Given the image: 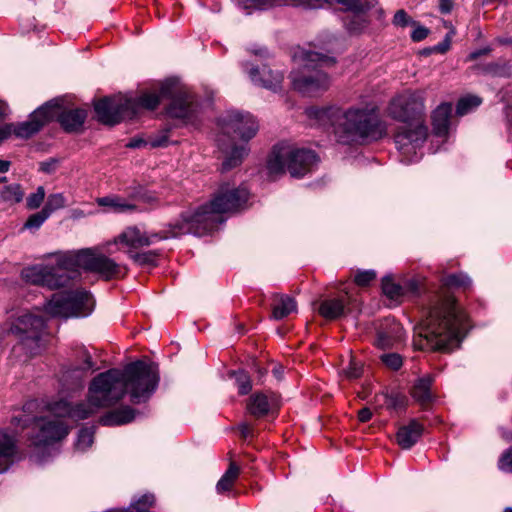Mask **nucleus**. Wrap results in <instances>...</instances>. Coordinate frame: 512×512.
Returning <instances> with one entry per match:
<instances>
[{
    "label": "nucleus",
    "mask_w": 512,
    "mask_h": 512,
    "mask_svg": "<svg viewBox=\"0 0 512 512\" xmlns=\"http://www.w3.org/2000/svg\"><path fill=\"white\" fill-rule=\"evenodd\" d=\"M160 380L158 365L137 360L127 364L123 370L110 369L97 375L90 383L88 401L75 405L65 399L51 404V411L59 417L84 420L100 408L118 403L129 393L132 403L146 402L158 387Z\"/></svg>",
    "instance_id": "1"
},
{
    "label": "nucleus",
    "mask_w": 512,
    "mask_h": 512,
    "mask_svg": "<svg viewBox=\"0 0 512 512\" xmlns=\"http://www.w3.org/2000/svg\"><path fill=\"white\" fill-rule=\"evenodd\" d=\"M471 279L465 273L443 275L440 278V292L434 296L426 316L419 326L414 346L419 350L451 351L459 345L462 317L455 299L448 293L456 288L467 289Z\"/></svg>",
    "instance_id": "2"
},
{
    "label": "nucleus",
    "mask_w": 512,
    "mask_h": 512,
    "mask_svg": "<svg viewBox=\"0 0 512 512\" xmlns=\"http://www.w3.org/2000/svg\"><path fill=\"white\" fill-rule=\"evenodd\" d=\"M163 99H171L167 113L174 118L191 119L198 108L191 92L180 87L177 81L167 80L158 93H145L137 99L104 97L94 104V110L101 123L113 126L126 118L132 119L140 108L154 110Z\"/></svg>",
    "instance_id": "3"
},
{
    "label": "nucleus",
    "mask_w": 512,
    "mask_h": 512,
    "mask_svg": "<svg viewBox=\"0 0 512 512\" xmlns=\"http://www.w3.org/2000/svg\"><path fill=\"white\" fill-rule=\"evenodd\" d=\"M80 269L99 274L105 280L118 277L121 265L92 248L59 254L55 265H34L22 271L29 283L59 289L80 276Z\"/></svg>",
    "instance_id": "4"
},
{
    "label": "nucleus",
    "mask_w": 512,
    "mask_h": 512,
    "mask_svg": "<svg viewBox=\"0 0 512 512\" xmlns=\"http://www.w3.org/2000/svg\"><path fill=\"white\" fill-rule=\"evenodd\" d=\"M424 102L425 92L422 90H407L390 101L389 116L404 124L397 129L394 141L397 149L405 156L415 154L428 136Z\"/></svg>",
    "instance_id": "5"
},
{
    "label": "nucleus",
    "mask_w": 512,
    "mask_h": 512,
    "mask_svg": "<svg viewBox=\"0 0 512 512\" xmlns=\"http://www.w3.org/2000/svg\"><path fill=\"white\" fill-rule=\"evenodd\" d=\"M319 119H327L337 138L342 144L358 141H376L386 135V124L380 119L375 108L328 107L317 112Z\"/></svg>",
    "instance_id": "6"
},
{
    "label": "nucleus",
    "mask_w": 512,
    "mask_h": 512,
    "mask_svg": "<svg viewBox=\"0 0 512 512\" xmlns=\"http://www.w3.org/2000/svg\"><path fill=\"white\" fill-rule=\"evenodd\" d=\"M249 192L245 187L230 188L228 184L220 186L210 203L191 211L196 228L202 230L203 235L211 232L223 222L221 214L236 212L248 201Z\"/></svg>",
    "instance_id": "7"
},
{
    "label": "nucleus",
    "mask_w": 512,
    "mask_h": 512,
    "mask_svg": "<svg viewBox=\"0 0 512 512\" xmlns=\"http://www.w3.org/2000/svg\"><path fill=\"white\" fill-rule=\"evenodd\" d=\"M316 153L310 149H293L286 145H275L267 160V170L271 179L285 173L292 177H303L317 163Z\"/></svg>",
    "instance_id": "8"
},
{
    "label": "nucleus",
    "mask_w": 512,
    "mask_h": 512,
    "mask_svg": "<svg viewBox=\"0 0 512 512\" xmlns=\"http://www.w3.org/2000/svg\"><path fill=\"white\" fill-rule=\"evenodd\" d=\"M335 60L332 57L309 51L305 53L303 70L291 72L290 79L293 88L305 95H315L325 91L330 85L328 75L318 67L332 66Z\"/></svg>",
    "instance_id": "9"
},
{
    "label": "nucleus",
    "mask_w": 512,
    "mask_h": 512,
    "mask_svg": "<svg viewBox=\"0 0 512 512\" xmlns=\"http://www.w3.org/2000/svg\"><path fill=\"white\" fill-rule=\"evenodd\" d=\"M92 308V296L85 290L54 294L45 306L46 312L51 316L64 318L87 316Z\"/></svg>",
    "instance_id": "10"
},
{
    "label": "nucleus",
    "mask_w": 512,
    "mask_h": 512,
    "mask_svg": "<svg viewBox=\"0 0 512 512\" xmlns=\"http://www.w3.org/2000/svg\"><path fill=\"white\" fill-rule=\"evenodd\" d=\"M222 134L218 138V146L224 149L225 137L232 140L236 137L248 141L253 138L258 131V124L254 117L247 112L228 111L219 118Z\"/></svg>",
    "instance_id": "11"
},
{
    "label": "nucleus",
    "mask_w": 512,
    "mask_h": 512,
    "mask_svg": "<svg viewBox=\"0 0 512 512\" xmlns=\"http://www.w3.org/2000/svg\"><path fill=\"white\" fill-rule=\"evenodd\" d=\"M96 370H98V366L92 360L88 350L80 347L75 351V363L62 373L61 385L67 390L80 389L87 376Z\"/></svg>",
    "instance_id": "12"
},
{
    "label": "nucleus",
    "mask_w": 512,
    "mask_h": 512,
    "mask_svg": "<svg viewBox=\"0 0 512 512\" xmlns=\"http://www.w3.org/2000/svg\"><path fill=\"white\" fill-rule=\"evenodd\" d=\"M45 319L43 316L26 313L17 318L11 327V332L16 334L25 345H29V342L34 343L31 348L41 346L42 336L45 329Z\"/></svg>",
    "instance_id": "13"
},
{
    "label": "nucleus",
    "mask_w": 512,
    "mask_h": 512,
    "mask_svg": "<svg viewBox=\"0 0 512 512\" xmlns=\"http://www.w3.org/2000/svg\"><path fill=\"white\" fill-rule=\"evenodd\" d=\"M35 428L37 431L31 436V444L38 448L60 441L69 433L68 426L60 419H38Z\"/></svg>",
    "instance_id": "14"
},
{
    "label": "nucleus",
    "mask_w": 512,
    "mask_h": 512,
    "mask_svg": "<svg viewBox=\"0 0 512 512\" xmlns=\"http://www.w3.org/2000/svg\"><path fill=\"white\" fill-rule=\"evenodd\" d=\"M51 103L47 102L35 110L30 115L29 120L16 125L13 124L12 134L19 138L28 139L39 132L47 122L54 119L55 106H52Z\"/></svg>",
    "instance_id": "15"
},
{
    "label": "nucleus",
    "mask_w": 512,
    "mask_h": 512,
    "mask_svg": "<svg viewBox=\"0 0 512 512\" xmlns=\"http://www.w3.org/2000/svg\"><path fill=\"white\" fill-rule=\"evenodd\" d=\"M319 315L327 320H335L354 311H360V304L356 298L348 293L339 298H328L319 301L316 308Z\"/></svg>",
    "instance_id": "16"
},
{
    "label": "nucleus",
    "mask_w": 512,
    "mask_h": 512,
    "mask_svg": "<svg viewBox=\"0 0 512 512\" xmlns=\"http://www.w3.org/2000/svg\"><path fill=\"white\" fill-rule=\"evenodd\" d=\"M184 234H193L196 236H203V229H197L195 222H193L192 216L190 215V210L184 211L180 214V219L173 223H169L167 225V229L151 233L148 235V238H151V244L169 239L175 238Z\"/></svg>",
    "instance_id": "17"
},
{
    "label": "nucleus",
    "mask_w": 512,
    "mask_h": 512,
    "mask_svg": "<svg viewBox=\"0 0 512 512\" xmlns=\"http://www.w3.org/2000/svg\"><path fill=\"white\" fill-rule=\"evenodd\" d=\"M52 106H55L54 118L60 123L61 127L69 133L79 132L87 118V111L85 109H63L60 111L58 100L51 101Z\"/></svg>",
    "instance_id": "18"
},
{
    "label": "nucleus",
    "mask_w": 512,
    "mask_h": 512,
    "mask_svg": "<svg viewBox=\"0 0 512 512\" xmlns=\"http://www.w3.org/2000/svg\"><path fill=\"white\" fill-rule=\"evenodd\" d=\"M22 459L14 436L0 430V474Z\"/></svg>",
    "instance_id": "19"
},
{
    "label": "nucleus",
    "mask_w": 512,
    "mask_h": 512,
    "mask_svg": "<svg viewBox=\"0 0 512 512\" xmlns=\"http://www.w3.org/2000/svg\"><path fill=\"white\" fill-rule=\"evenodd\" d=\"M249 76L254 84L273 91L280 88L284 78L281 72L273 71L265 65L262 68H251L249 70Z\"/></svg>",
    "instance_id": "20"
},
{
    "label": "nucleus",
    "mask_w": 512,
    "mask_h": 512,
    "mask_svg": "<svg viewBox=\"0 0 512 512\" xmlns=\"http://www.w3.org/2000/svg\"><path fill=\"white\" fill-rule=\"evenodd\" d=\"M276 403H278V400L275 394L256 392L249 397L247 410L252 416L261 418L266 416Z\"/></svg>",
    "instance_id": "21"
},
{
    "label": "nucleus",
    "mask_w": 512,
    "mask_h": 512,
    "mask_svg": "<svg viewBox=\"0 0 512 512\" xmlns=\"http://www.w3.org/2000/svg\"><path fill=\"white\" fill-rule=\"evenodd\" d=\"M433 382L434 377L428 374L418 378L411 389L412 398L424 409L428 408L435 399L432 392Z\"/></svg>",
    "instance_id": "22"
},
{
    "label": "nucleus",
    "mask_w": 512,
    "mask_h": 512,
    "mask_svg": "<svg viewBox=\"0 0 512 512\" xmlns=\"http://www.w3.org/2000/svg\"><path fill=\"white\" fill-rule=\"evenodd\" d=\"M423 425L417 420H411L407 425L401 426L396 433V441L402 449L412 448L421 438Z\"/></svg>",
    "instance_id": "23"
},
{
    "label": "nucleus",
    "mask_w": 512,
    "mask_h": 512,
    "mask_svg": "<svg viewBox=\"0 0 512 512\" xmlns=\"http://www.w3.org/2000/svg\"><path fill=\"white\" fill-rule=\"evenodd\" d=\"M116 243H121L129 247L128 250H134L151 245V238H148V234L142 232L137 226L127 227L118 237L115 239Z\"/></svg>",
    "instance_id": "24"
},
{
    "label": "nucleus",
    "mask_w": 512,
    "mask_h": 512,
    "mask_svg": "<svg viewBox=\"0 0 512 512\" xmlns=\"http://www.w3.org/2000/svg\"><path fill=\"white\" fill-rule=\"evenodd\" d=\"M452 113L451 103H441L432 113L433 133L437 136H446L450 127Z\"/></svg>",
    "instance_id": "25"
},
{
    "label": "nucleus",
    "mask_w": 512,
    "mask_h": 512,
    "mask_svg": "<svg viewBox=\"0 0 512 512\" xmlns=\"http://www.w3.org/2000/svg\"><path fill=\"white\" fill-rule=\"evenodd\" d=\"M136 410L130 406H123L111 410L100 417L99 422L104 426L124 425L135 419Z\"/></svg>",
    "instance_id": "26"
},
{
    "label": "nucleus",
    "mask_w": 512,
    "mask_h": 512,
    "mask_svg": "<svg viewBox=\"0 0 512 512\" xmlns=\"http://www.w3.org/2000/svg\"><path fill=\"white\" fill-rule=\"evenodd\" d=\"M272 306V318L281 320L297 310V304L293 297L285 294H274Z\"/></svg>",
    "instance_id": "27"
},
{
    "label": "nucleus",
    "mask_w": 512,
    "mask_h": 512,
    "mask_svg": "<svg viewBox=\"0 0 512 512\" xmlns=\"http://www.w3.org/2000/svg\"><path fill=\"white\" fill-rule=\"evenodd\" d=\"M484 75L491 77L509 78L512 76V63L505 59H498L494 62L479 64L474 67Z\"/></svg>",
    "instance_id": "28"
},
{
    "label": "nucleus",
    "mask_w": 512,
    "mask_h": 512,
    "mask_svg": "<svg viewBox=\"0 0 512 512\" xmlns=\"http://www.w3.org/2000/svg\"><path fill=\"white\" fill-rule=\"evenodd\" d=\"M97 204L102 207H108L115 213L134 212L137 210L135 204L127 202L120 196H105L97 199Z\"/></svg>",
    "instance_id": "29"
},
{
    "label": "nucleus",
    "mask_w": 512,
    "mask_h": 512,
    "mask_svg": "<svg viewBox=\"0 0 512 512\" xmlns=\"http://www.w3.org/2000/svg\"><path fill=\"white\" fill-rule=\"evenodd\" d=\"M239 475L240 467L231 460L228 469L216 484V491L219 494L230 491Z\"/></svg>",
    "instance_id": "30"
},
{
    "label": "nucleus",
    "mask_w": 512,
    "mask_h": 512,
    "mask_svg": "<svg viewBox=\"0 0 512 512\" xmlns=\"http://www.w3.org/2000/svg\"><path fill=\"white\" fill-rule=\"evenodd\" d=\"M247 154L248 148L246 145L233 146L231 153L225 158V160L222 163L221 171L227 172L239 166Z\"/></svg>",
    "instance_id": "31"
},
{
    "label": "nucleus",
    "mask_w": 512,
    "mask_h": 512,
    "mask_svg": "<svg viewBox=\"0 0 512 512\" xmlns=\"http://www.w3.org/2000/svg\"><path fill=\"white\" fill-rule=\"evenodd\" d=\"M24 198V191L20 184L14 183L2 188L0 199L6 203H20Z\"/></svg>",
    "instance_id": "32"
},
{
    "label": "nucleus",
    "mask_w": 512,
    "mask_h": 512,
    "mask_svg": "<svg viewBox=\"0 0 512 512\" xmlns=\"http://www.w3.org/2000/svg\"><path fill=\"white\" fill-rule=\"evenodd\" d=\"M127 254L139 266H155L158 257L157 251L137 252L128 250Z\"/></svg>",
    "instance_id": "33"
},
{
    "label": "nucleus",
    "mask_w": 512,
    "mask_h": 512,
    "mask_svg": "<svg viewBox=\"0 0 512 512\" xmlns=\"http://www.w3.org/2000/svg\"><path fill=\"white\" fill-rule=\"evenodd\" d=\"M95 427H85L79 430L75 447L79 451H86L94 442Z\"/></svg>",
    "instance_id": "34"
},
{
    "label": "nucleus",
    "mask_w": 512,
    "mask_h": 512,
    "mask_svg": "<svg viewBox=\"0 0 512 512\" xmlns=\"http://www.w3.org/2000/svg\"><path fill=\"white\" fill-rule=\"evenodd\" d=\"M482 100L481 98L477 96H466L457 102L456 105V113L459 116H463L468 114L473 109L477 108L481 104Z\"/></svg>",
    "instance_id": "35"
},
{
    "label": "nucleus",
    "mask_w": 512,
    "mask_h": 512,
    "mask_svg": "<svg viewBox=\"0 0 512 512\" xmlns=\"http://www.w3.org/2000/svg\"><path fill=\"white\" fill-rule=\"evenodd\" d=\"M66 206V198L63 193H53L47 198L43 206V210L50 216L53 212Z\"/></svg>",
    "instance_id": "36"
},
{
    "label": "nucleus",
    "mask_w": 512,
    "mask_h": 512,
    "mask_svg": "<svg viewBox=\"0 0 512 512\" xmlns=\"http://www.w3.org/2000/svg\"><path fill=\"white\" fill-rule=\"evenodd\" d=\"M403 296L417 297L421 294L423 283L417 278L404 279L402 282Z\"/></svg>",
    "instance_id": "37"
},
{
    "label": "nucleus",
    "mask_w": 512,
    "mask_h": 512,
    "mask_svg": "<svg viewBox=\"0 0 512 512\" xmlns=\"http://www.w3.org/2000/svg\"><path fill=\"white\" fill-rule=\"evenodd\" d=\"M382 289L383 293L390 299L396 300L403 296L402 284L395 283L391 279H383Z\"/></svg>",
    "instance_id": "38"
},
{
    "label": "nucleus",
    "mask_w": 512,
    "mask_h": 512,
    "mask_svg": "<svg viewBox=\"0 0 512 512\" xmlns=\"http://www.w3.org/2000/svg\"><path fill=\"white\" fill-rule=\"evenodd\" d=\"M50 216L42 209L41 211H38L34 214H31L24 226H23V229H27V230H38L42 224L49 218Z\"/></svg>",
    "instance_id": "39"
},
{
    "label": "nucleus",
    "mask_w": 512,
    "mask_h": 512,
    "mask_svg": "<svg viewBox=\"0 0 512 512\" xmlns=\"http://www.w3.org/2000/svg\"><path fill=\"white\" fill-rule=\"evenodd\" d=\"M234 376L239 394H248L252 388L250 376L243 370L235 372Z\"/></svg>",
    "instance_id": "40"
},
{
    "label": "nucleus",
    "mask_w": 512,
    "mask_h": 512,
    "mask_svg": "<svg viewBox=\"0 0 512 512\" xmlns=\"http://www.w3.org/2000/svg\"><path fill=\"white\" fill-rule=\"evenodd\" d=\"M380 360L387 368L394 371L399 370L403 365V358L398 353H383Z\"/></svg>",
    "instance_id": "41"
},
{
    "label": "nucleus",
    "mask_w": 512,
    "mask_h": 512,
    "mask_svg": "<svg viewBox=\"0 0 512 512\" xmlns=\"http://www.w3.org/2000/svg\"><path fill=\"white\" fill-rule=\"evenodd\" d=\"M366 12H357L353 13L352 18L345 23L347 29L350 32H360L367 25V20L365 17Z\"/></svg>",
    "instance_id": "42"
},
{
    "label": "nucleus",
    "mask_w": 512,
    "mask_h": 512,
    "mask_svg": "<svg viewBox=\"0 0 512 512\" xmlns=\"http://www.w3.org/2000/svg\"><path fill=\"white\" fill-rule=\"evenodd\" d=\"M45 199V189L39 186L35 193L30 194L26 199V207L30 210L38 209Z\"/></svg>",
    "instance_id": "43"
},
{
    "label": "nucleus",
    "mask_w": 512,
    "mask_h": 512,
    "mask_svg": "<svg viewBox=\"0 0 512 512\" xmlns=\"http://www.w3.org/2000/svg\"><path fill=\"white\" fill-rule=\"evenodd\" d=\"M170 129L165 128L159 132L157 135H150L149 138V147L157 148V147H166L169 144L168 133Z\"/></svg>",
    "instance_id": "44"
},
{
    "label": "nucleus",
    "mask_w": 512,
    "mask_h": 512,
    "mask_svg": "<svg viewBox=\"0 0 512 512\" xmlns=\"http://www.w3.org/2000/svg\"><path fill=\"white\" fill-rule=\"evenodd\" d=\"M376 278L374 270L358 271L355 274L354 281L359 286H368Z\"/></svg>",
    "instance_id": "45"
},
{
    "label": "nucleus",
    "mask_w": 512,
    "mask_h": 512,
    "mask_svg": "<svg viewBox=\"0 0 512 512\" xmlns=\"http://www.w3.org/2000/svg\"><path fill=\"white\" fill-rule=\"evenodd\" d=\"M498 467L504 472L512 473V447L502 454Z\"/></svg>",
    "instance_id": "46"
},
{
    "label": "nucleus",
    "mask_w": 512,
    "mask_h": 512,
    "mask_svg": "<svg viewBox=\"0 0 512 512\" xmlns=\"http://www.w3.org/2000/svg\"><path fill=\"white\" fill-rule=\"evenodd\" d=\"M344 373L350 379L359 378L362 374V366L354 359H351L348 367L344 369Z\"/></svg>",
    "instance_id": "47"
},
{
    "label": "nucleus",
    "mask_w": 512,
    "mask_h": 512,
    "mask_svg": "<svg viewBox=\"0 0 512 512\" xmlns=\"http://www.w3.org/2000/svg\"><path fill=\"white\" fill-rule=\"evenodd\" d=\"M410 23L415 24V22L411 21V18L405 10L400 9L395 13L393 17V24L395 26L406 27Z\"/></svg>",
    "instance_id": "48"
},
{
    "label": "nucleus",
    "mask_w": 512,
    "mask_h": 512,
    "mask_svg": "<svg viewBox=\"0 0 512 512\" xmlns=\"http://www.w3.org/2000/svg\"><path fill=\"white\" fill-rule=\"evenodd\" d=\"M394 339L387 333L380 331L377 333L376 345L381 349H387L392 347Z\"/></svg>",
    "instance_id": "49"
},
{
    "label": "nucleus",
    "mask_w": 512,
    "mask_h": 512,
    "mask_svg": "<svg viewBox=\"0 0 512 512\" xmlns=\"http://www.w3.org/2000/svg\"><path fill=\"white\" fill-rule=\"evenodd\" d=\"M455 34V30L452 28L449 33L446 34L444 40L433 47V50L439 53H445L449 50L451 45V38Z\"/></svg>",
    "instance_id": "50"
},
{
    "label": "nucleus",
    "mask_w": 512,
    "mask_h": 512,
    "mask_svg": "<svg viewBox=\"0 0 512 512\" xmlns=\"http://www.w3.org/2000/svg\"><path fill=\"white\" fill-rule=\"evenodd\" d=\"M405 400V396L396 394L389 398L388 403H386V405L388 408H392L395 410L403 409L406 406Z\"/></svg>",
    "instance_id": "51"
},
{
    "label": "nucleus",
    "mask_w": 512,
    "mask_h": 512,
    "mask_svg": "<svg viewBox=\"0 0 512 512\" xmlns=\"http://www.w3.org/2000/svg\"><path fill=\"white\" fill-rule=\"evenodd\" d=\"M57 165H58V160L51 158L47 161L41 162L39 170L46 174H52L56 171Z\"/></svg>",
    "instance_id": "52"
},
{
    "label": "nucleus",
    "mask_w": 512,
    "mask_h": 512,
    "mask_svg": "<svg viewBox=\"0 0 512 512\" xmlns=\"http://www.w3.org/2000/svg\"><path fill=\"white\" fill-rule=\"evenodd\" d=\"M429 34V29L423 26H417L411 33V38L415 42L424 40Z\"/></svg>",
    "instance_id": "53"
},
{
    "label": "nucleus",
    "mask_w": 512,
    "mask_h": 512,
    "mask_svg": "<svg viewBox=\"0 0 512 512\" xmlns=\"http://www.w3.org/2000/svg\"><path fill=\"white\" fill-rule=\"evenodd\" d=\"M146 146H149V138H132L129 143L126 144L128 148H141Z\"/></svg>",
    "instance_id": "54"
},
{
    "label": "nucleus",
    "mask_w": 512,
    "mask_h": 512,
    "mask_svg": "<svg viewBox=\"0 0 512 512\" xmlns=\"http://www.w3.org/2000/svg\"><path fill=\"white\" fill-rule=\"evenodd\" d=\"M492 51L491 47L487 46V47H484V48H481L479 50H476V51H473L471 52L468 57H467V60L468 61H474L476 60L477 58H479L480 56H483V55H488L490 54Z\"/></svg>",
    "instance_id": "55"
},
{
    "label": "nucleus",
    "mask_w": 512,
    "mask_h": 512,
    "mask_svg": "<svg viewBox=\"0 0 512 512\" xmlns=\"http://www.w3.org/2000/svg\"><path fill=\"white\" fill-rule=\"evenodd\" d=\"M453 0H439V11L442 14H449L453 9Z\"/></svg>",
    "instance_id": "56"
},
{
    "label": "nucleus",
    "mask_w": 512,
    "mask_h": 512,
    "mask_svg": "<svg viewBox=\"0 0 512 512\" xmlns=\"http://www.w3.org/2000/svg\"><path fill=\"white\" fill-rule=\"evenodd\" d=\"M13 124H5L0 127V142L12 135Z\"/></svg>",
    "instance_id": "57"
},
{
    "label": "nucleus",
    "mask_w": 512,
    "mask_h": 512,
    "mask_svg": "<svg viewBox=\"0 0 512 512\" xmlns=\"http://www.w3.org/2000/svg\"><path fill=\"white\" fill-rule=\"evenodd\" d=\"M372 418V412L368 407H364L358 412V419L360 422H368Z\"/></svg>",
    "instance_id": "58"
},
{
    "label": "nucleus",
    "mask_w": 512,
    "mask_h": 512,
    "mask_svg": "<svg viewBox=\"0 0 512 512\" xmlns=\"http://www.w3.org/2000/svg\"><path fill=\"white\" fill-rule=\"evenodd\" d=\"M239 431L243 438H248L252 436V430L248 423L243 422L239 425Z\"/></svg>",
    "instance_id": "59"
},
{
    "label": "nucleus",
    "mask_w": 512,
    "mask_h": 512,
    "mask_svg": "<svg viewBox=\"0 0 512 512\" xmlns=\"http://www.w3.org/2000/svg\"><path fill=\"white\" fill-rule=\"evenodd\" d=\"M11 162L0 159V173H6L9 171Z\"/></svg>",
    "instance_id": "60"
},
{
    "label": "nucleus",
    "mask_w": 512,
    "mask_h": 512,
    "mask_svg": "<svg viewBox=\"0 0 512 512\" xmlns=\"http://www.w3.org/2000/svg\"><path fill=\"white\" fill-rule=\"evenodd\" d=\"M282 373H283V369H282V367H277V366H275V367L273 368V374L275 375V377H276L277 379H281V377H282Z\"/></svg>",
    "instance_id": "61"
},
{
    "label": "nucleus",
    "mask_w": 512,
    "mask_h": 512,
    "mask_svg": "<svg viewBox=\"0 0 512 512\" xmlns=\"http://www.w3.org/2000/svg\"><path fill=\"white\" fill-rule=\"evenodd\" d=\"M145 200H146L147 202H152V201H155L156 199H155L154 197L149 196V197H147Z\"/></svg>",
    "instance_id": "62"
},
{
    "label": "nucleus",
    "mask_w": 512,
    "mask_h": 512,
    "mask_svg": "<svg viewBox=\"0 0 512 512\" xmlns=\"http://www.w3.org/2000/svg\"><path fill=\"white\" fill-rule=\"evenodd\" d=\"M6 181H7V178H6V177H1V178H0V183H4V182H6Z\"/></svg>",
    "instance_id": "63"
},
{
    "label": "nucleus",
    "mask_w": 512,
    "mask_h": 512,
    "mask_svg": "<svg viewBox=\"0 0 512 512\" xmlns=\"http://www.w3.org/2000/svg\"><path fill=\"white\" fill-rule=\"evenodd\" d=\"M504 512H512V508L511 507H507L504 509Z\"/></svg>",
    "instance_id": "64"
}]
</instances>
